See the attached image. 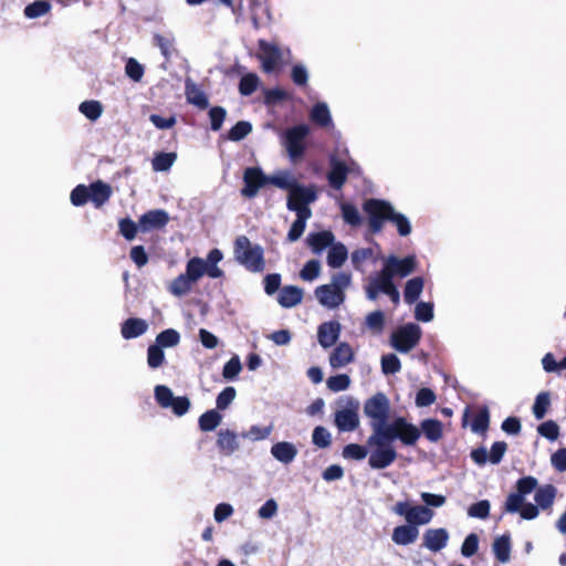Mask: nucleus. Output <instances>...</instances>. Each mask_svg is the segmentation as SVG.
Instances as JSON below:
<instances>
[{"mask_svg":"<svg viewBox=\"0 0 566 566\" xmlns=\"http://www.w3.org/2000/svg\"><path fill=\"white\" fill-rule=\"evenodd\" d=\"M390 412V401L382 392L368 398L364 403V413L370 419L371 434L367 446L371 449L368 464L373 469H386L397 459L392 446L399 439L406 446H415L420 438L419 428L408 422L403 417L387 423Z\"/></svg>","mask_w":566,"mask_h":566,"instance_id":"nucleus-1","label":"nucleus"},{"mask_svg":"<svg viewBox=\"0 0 566 566\" xmlns=\"http://www.w3.org/2000/svg\"><path fill=\"white\" fill-rule=\"evenodd\" d=\"M364 210L368 216V224L374 233L381 231L385 221L392 222L401 237H407L411 233L410 220L407 216L397 212L388 201L368 199L364 203Z\"/></svg>","mask_w":566,"mask_h":566,"instance_id":"nucleus-2","label":"nucleus"},{"mask_svg":"<svg viewBox=\"0 0 566 566\" xmlns=\"http://www.w3.org/2000/svg\"><path fill=\"white\" fill-rule=\"evenodd\" d=\"M352 284V276L345 272L335 273L331 282L319 285L314 294L317 302L325 308L335 310L339 307L346 298V290Z\"/></svg>","mask_w":566,"mask_h":566,"instance_id":"nucleus-3","label":"nucleus"},{"mask_svg":"<svg viewBox=\"0 0 566 566\" xmlns=\"http://www.w3.org/2000/svg\"><path fill=\"white\" fill-rule=\"evenodd\" d=\"M234 255L237 261L251 272L264 270L263 250L259 245L252 247L250 240L241 235L234 243Z\"/></svg>","mask_w":566,"mask_h":566,"instance_id":"nucleus-4","label":"nucleus"},{"mask_svg":"<svg viewBox=\"0 0 566 566\" xmlns=\"http://www.w3.org/2000/svg\"><path fill=\"white\" fill-rule=\"evenodd\" d=\"M359 401L353 397L339 399L335 412V426L342 432H350L359 427Z\"/></svg>","mask_w":566,"mask_h":566,"instance_id":"nucleus-5","label":"nucleus"},{"mask_svg":"<svg viewBox=\"0 0 566 566\" xmlns=\"http://www.w3.org/2000/svg\"><path fill=\"white\" fill-rule=\"evenodd\" d=\"M391 512L402 516L406 523L415 525H426L433 518V511L424 505H411L408 501H399L392 507Z\"/></svg>","mask_w":566,"mask_h":566,"instance_id":"nucleus-6","label":"nucleus"},{"mask_svg":"<svg viewBox=\"0 0 566 566\" xmlns=\"http://www.w3.org/2000/svg\"><path fill=\"white\" fill-rule=\"evenodd\" d=\"M421 337V328L415 323H408L391 334V346L400 352L408 353L415 348Z\"/></svg>","mask_w":566,"mask_h":566,"instance_id":"nucleus-7","label":"nucleus"},{"mask_svg":"<svg viewBox=\"0 0 566 566\" xmlns=\"http://www.w3.org/2000/svg\"><path fill=\"white\" fill-rule=\"evenodd\" d=\"M260 54L259 59L262 62V69L264 72H272L281 62L285 61V56L291 55L290 49H282L275 43H271L264 40L259 41Z\"/></svg>","mask_w":566,"mask_h":566,"instance_id":"nucleus-8","label":"nucleus"},{"mask_svg":"<svg viewBox=\"0 0 566 566\" xmlns=\"http://www.w3.org/2000/svg\"><path fill=\"white\" fill-rule=\"evenodd\" d=\"M317 198L316 190L313 186L304 187L297 185L287 197L286 207L295 213L301 211L311 210L308 207Z\"/></svg>","mask_w":566,"mask_h":566,"instance_id":"nucleus-9","label":"nucleus"},{"mask_svg":"<svg viewBox=\"0 0 566 566\" xmlns=\"http://www.w3.org/2000/svg\"><path fill=\"white\" fill-rule=\"evenodd\" d=\"M243 182L241 196L251 199L256 197L259 190L269 184V176L264 175L260 167H248L243 172Z\"/></svg>","mask_w":566,"mask_h":566,"instance_id":"nucleus-10","label":"nucleus"},{"mask_svg":"<svg viewBox=\"0 0 566 566\" xmlns=\"http://www.w3.org/2000/svg\"><path fill=\"white\" fill-rule=\"evenodd\" d=\"M310 128L306 125H297L285 132V147L291 159L301 157L304 153L303 140L308 134Z\"/></svg>","mask_w":566,"mask_h":566,"instance_id":"nucleus-11","label":"nucleus"},{"mask_svg":"<svg viewBox=\"0 0 566 566\" xmlns=\"http://www.w3.org/2000/svg\"><path fill=\"white\" fill-rule=\"evenodd\" d=\"M384 266L388 269L392 277H406L415 272L417 266V260L415 255H408L403 259H398L395 255H389L384 263Z\"/></svg>","mask_w":566,"mask_h":566,"instance_id":"nucleus-12","label":"nucleus"},{"mask_svg":"<svg viewBox=\"0 0 566 566\" xmlns=\"http://www.w3.org/2000/svg\"><path fill=\"white\" fill-rule=\"evenodd\" d=\"M449 532L443 528H428L422 536V545L430 552L437 553L446 548L449 543Z\"/></svg>","mask_w":566,"mask_h":566,"instance_id":"nucleus-13","label":"nucleus"},{"mask_svg":"<svg viewBox=\"0 0 566 566\" xmlns=\"http://www.w3.org/2000/svg\"><path fill=\"white\" fill-rule=\"evenodd\" d=\"M169 221L168 213L163 209L150 210L139 218V229L148 232L154 229L164 228Z\"/></svg>","mask_w":566,"mask_h":566,"instance_id":"nucleus-14","label":"nucleus"},{"mask_svg":"<svg viewBox=\"0 0 566 566\" xmlns=\"http://www.w3.org/2000/svg\"><path fill=\"white\" fill-rule=\"evenodd\" d=\"M340 334V324L338 322H325L318 326L317 339L322 347H332Z\"/></svg>","mask_w":566,"mask_h":566,"instance_id":"nucleus-15","label":"nucleus"},{"mask_svg":"<svg viewBox=\"0 0 566 566\" xmlns=\"http://www.w3.org/2000/svg\"><path fill=\"white\" fill-rule=\"evenodd\" d=\"M355 353L349 344L339 343L331 353L328 361L332 368L338 369L354 360Z\"/></svg>","mask_w":566,"mask_h":566,"instance_id":"nucleus-16","label":"nucleus"},{"mask_svg":"<svg viewBox=\"0 0 566 566\" xmlns=\"http://www.w3.org/2000/svg\"><path fill=\"white\" fill-rule=\"evenodd\" d=\"M419 537V528L408 523L396 526L391 534V541L400 546L413 544Z\"/></svg>","mask_w":566,"mask_h":566,"instance_id":"nucleus-17","label":"nucleus"},{"mask_svg":"<svg viewBox=\"0 0 566 566\" xmlns=\"http://www.w3.org/2000/svg\"><path fill=\"white\" fill-rule=\"evenodd\" d=\"M297 453L296 446L289 441L276 442L271 447V455L283 464L292 463Z\"/></svg>","mask_w":566,"mask_h":566,"instance_id":"nucleus-18","label":"nucleus"},{"mask_svg":"<svg viewBox=\"0 0 566 566\" xmlns=\"http://www.w3.org/2000/svg\"><path fill=\"white\" fill-rule=\"evenodd\" d=\"M148 331V323L143 318H128L122 324L120 334L125 339L144 335Z\"/></svg>","mask_w":566,"mask_h":566,"instance_id":"nucleus-19","label":"nucleus"},{"mask_svg":"<svg viewBox=\"0 0 566 566\" xmlns=\"http://www.w3.org/2000/svg\"><path fill=\"white\" fill-rule=\"evenodd\" d=\"M90 200L96 208H101L112 196V187L97 180L88 187Z\"/></svg>","mask_w":566,"mask_h":566,"instance_id":"nucleus-20","label":"nucleus"},{"mask_svg":"<svg viewBox=\"0 0 566 566\" xmlns=\"http://www.w3.org/2000/svg\"><path fill=\"white\" fill-rule=\"evenodd\" d=\"M185 93L187 101L200 108H207L209 105L208 98L203 91L191 80L187 78L185 83Z\"/></svg>","mask_w":566,"mask_h":566,"instance_id":"nucleus-21","label":"nucleus"},{"mask_svg":"<svg viewBox=\"0 0 566 566\" xmlns=\"http://www.w3.org/2000/svg\"><path fill=\"white\" fill-rule=\"evenodd\" d=\"M269 184L291 192L297 185L295 176L290 170H277L269 176Z\"/></svg>","mask_w":566,"mask_h":566,"instance_id":"nucleus-22","label":"nucleus"},{"mask_svg":"<svg viewBox=\"0 0 566 566\" xmlns=\"http://www.w3.org/2000/svg\"><path fill=\"white\" fill-rule=\"evenodd\" d=\"M302 298L303 290L294 285H289L280 291L277 302L281 306L289 308L300 304Z\"/></svg>","mask_w":566,"mask_h":566,"instance_id":"nucleus-23","label":"nucleus"},{"mask_svg":"<svg viewBox=\"0 0 566 566\" xmlns=\"http://www.w3.org/2000/svg\"><path fill=\"white\" fill-rule=\"evenodd\" d=\"M217 444L228 455L240 449L238 434L229 429L219 431Z\"/></svg>","mask_w":566,"mask_h":566,"instance_id":"nucleus-24","label":"nucleus"},{"mask_svg":"<svg viewBox=\"0 0 566 566\" xmlns=\"http://www.w3.org/2000/svg\"><path fill=\"white\" fill-rule=\"evenodd\" d=\"M348 168L347 166L335 159H331V171L328 174V181L332 187L340 189L347 179Z\"/></svg>","mask_w":566,"mask_h":566,"instance_id":"nucleus-25","label":"nucleus"},{"mask_svg":"<svg viewBox=\"0 0 566 566\" xmlns=\"http://www.w3.org/2000/svg\"><path fill=\"white\" fill-rule=\"evenodd\" d=\"M334 234L331 231H321L311 233L307 237V243L314 253H321L325 248L334 244Z\"/></svg>","mask_w":566,"mask_h":566,"instance_id":"nucleus-26","label":"nucleus"},{"mask_svg":"<svg viewBox=\"0 0 566 566\" xmlns=\"http://www.w3.org/2000/svg\"><path fill=\"white\" fill-rule=\"evenodd\" d=\"M556 488L552 484H545L538 486L535 492L534 500L537 503V506L542 510L549 509L556 496Z\"/></svg>","mask_w":566,"mask_h":566,"instance_id":"nucleus-27","label":"nucleus"},{"mask_svg":"<svg viewBox=\"0 0 566 566\" xmlns=\"http://www.w3.org/2000/svg\"><path fill=\"white\" fill-rule=\"evenodd\" d=\"M424 286L422 277L417 276L408 280L405 285L403 298L409 305L413 304L421 295Z\"/></svg>","mask_w":566,"mask_h":566,"instance_id":"nucleus-28","label":"nucleus"},{"mask_svg":"<svg viewBox=\"0 0 566 566\" xmlns=\"http://www.w3.org/2000/svg\"><path fill=\"white\" fill-rule=\"evenodd\" d=\"M493 553L496 559L506 564L511 558V539L509 535H502L494 539L492 545Z\"/></svg>","mask_w":566,"mask_h":566,"instance_id":"nucleus-29","label":"nucleus"},{"mask_svg":"<svg viewBox=\"0 0 566 566\" xmlns=\"http://www.w3.org/2000/svg\"><path fill=\"white\" fill-rule=\"evenodd\" d=\"M312 217V210L301 211L296 213V220L292 223L291 229L287 233V240L290 242L297 241L304 233L306 221Z\"/></svg>","mask_w":566,"mask_h":566,"instance_id":"nucleus-30","label":"nucleus"},{"mask_svg":"<svg viewBox=\"0 0 566 566\" xmlns=\"http://www.w3.org/2000/svg\"><path fill=\"white\" fill-rule=\"evenodd\" d=\"M347 256V248L340 242L334 243L328 250L327 264L331 268L338 269L345 263Z\"/></svg>","mask_w":566,"mask_h":566,"instance_id":"nucleus-31","label":"nucleus"},{"mask_svg":"<svg viewBox=\"0 0 566 566\" xmlns=\"http://www.w3.org/2000/svg\"><path fill=\"white\" fill-rule=\"evenodd\" d=\"M420 427L419 431H422L430 442H438L443 436L442 423L437 419H424Z\"/></svg>","mask_w":566,"mask_h":566,"instance_id":"nucleus-32","label":"nucleus"},{"mask_svg":"<svg viewBox=\"0 0 566 566\" xmlns=\"http://www.w3.org/2000/svg\"><path fill=\"white\" fill-rule=\"evenodd\" d=\"M193 282L189 279V276L184 273L178 275L174 281L170 282L168 286V291L178 297H181L190 292Z\"/></svg>","mask_w":566,"mask_h":566,"instance_id":"nucleus-33","label":"nucleus"},{"mask_svg":"<svg viewBox=\"0 0 566 566\" xmlns=\"http://www.w3.org/2000/svg\"><path fill=\"white\" fill-rule=\"evenodd\" d=\"M368 281L384 294H386L389 289L395 285L391 273L385 266L378 273L370 276Z\"/></svg>","mask_w":566,"mask_h":566,"instance_id":"nucleus-34","label":"nucleus"},{"mask_svg":"<svg viewBox=\"0 0 566 566\" xmlns=\"http://www.w3.org/2000/svg\"><path fill=\"white\" fill-rule=\"evenodd\" d=\"M311 119L319 126L326 127L332 124V116L326 103H317L311 111Z\"/></svg>","mask_w":566,"mask_h":566,"instance_id":"nucleus-35","label":"nucleus"},{"mask_svg":"<svg viewBox=\"0 0 566 566\" xmlns=\"http://www.w3.org/2000/svg\"><path fill=\"white\" fill-rule=\"evenodd\" d=\"M78 111L90 120H97L103 112L104 107L99 101H84L80 104Z\"/></svg>","mask_w":566,"mask_h":566,"instance_id":"nucleus-36","label":"nucleus"},{"mask_svg":"<svg viewBox=\"0 0 566 566\" xmlns=\"http://www.w3.org/2000/svg\"><path fill=\"white\" fill-rule=\"evenodd\" d=\"M207 262L201 258H192L188 261L186 266V274L196 283L200 277L206 274Z\"/></svg>","mask_w":566,"mask_h":566,"instance_id":"nucleus-37","label":"nucleus"},{"mask_svg":"<svg viewBox=\"0 0 566 566\" xmlns=\"http://www.w3.org/2000/svg\"><path fill=\"white\" fill-rule=\"evenodd\" d=\"M179 343H180V334L174 328H168V329L160 332L156 336V340H155V344L158 345L160 348L175 347Z\"/></svg>","mask_w":566,"mask_h":566,"instance_id":"nucleus-38","label":"nucleus"},{"mask_svg":"<svg viewBox=\"0 0 566 566\" xmlns=\"http://www.w3.org/2000/svg\"><path fill=\"white\" fill-rule=\"evenodd\" d=\"M154 44L158 46L165 60H169L171 57L175 44L174 35H163L159 33L154 34L153 38Z\"/></svg>","mask_w":566,"mask_h":566,"instance_id":"nucleus-39","label":"nucleus"},{"mask_svg":"<svg viewBox=\"0 0 566 566\" xmlns=\"http://www.w3.org/2000/svg\"><path fill=\"white\" fill-rule=\"evenodd\" d=\"M177 159L175 153H159L153 159V169L155 171H167Z\"/></svg>","mask_w":566,"mask_h":566,"instance_id":"nucleus-40","label":"nucleus"},{"mask_svg":"<svg viewBox=\"0 0 566 566\" xmlns=\"http://www.w3.org/2000/svg\"><path fill=\"white\" fill-rule=\"evenodd\" d=\"M221 416L216 410H208L199 418V426L202 431H212L221 422Z\"/></svg>","mask_w":566,"mask_h":566,"instance_id":"nucleus-41","label":"nucleus"},{"mask_svg":"<svg viewBox=\"0 0 566 566\" xmlns=\"http://www.w3.org/2000/svg\"><path fill=\"white\" fill-rule=\"evenodd\" d=\"M340 209L343 219L346 223L350 224L352 227H358L361 224V216L355 206L352 203L343 202L340 205Z\"/></svg>","mask_w":566,"mask_h":566,"instance_id":"nucleus-42","label":"nucleus"},{"mask_svg":"<svg viewBox=\"0 0 566 566\" xmlns=\"http://www.w3.org/2000/svg\"><path fill=\"white\" fill-rule=\"evenodd\" d=\"M551 405V397L547 391L539 392L533 405V413L534 417L538 420L543 419L547 412V409Z\"/></svg>","mask_w":566,"mask_h":566,"instance_id":"nucleus-43","label":"nucleus"},{"mask_svg":"<svg viewBox=\"0 0 566 566\" xmlns=\"http://www.w3.org/2000/svg\"><path fill=\"white\" fill-rule=\"evenodd\" d=\"M259 83H260V78L256 74H254V73L245 74L240 80V84H239L240 94H242L243 96L251 95L253 92L256 91Z\"/></svg>","mask_w":566,"mask_h":566,"instance_id":"nucleus-44","label":"nucleus"},{"mask_svg":"<svg viewBox=\"0 0 566 566\" xmlns=\"http://www.w3.org/2000/svg\"><path fill=\"white\" fill-rule=\"evenodd\" d=\"M350 384V377L346 374H338L326 380L327 388L333 392L347 390Z\"/></svg>","mask_w":566,"mask_h":566,"instance_id":"nucleus-45","label":"nucleus"},{"mask_svg":"<svg viewBox=\"0 0 566 566\" xmlns=\"http://www.w3.org/2000/svg\"><path fill=\"white\" fill-rule=\"evenodd\" d=\"M252 132V125L249 122H238L228 133V138L231 142H239L245 138Z\"/></svg>","mask_w":566,"mask_h":566,"instance_id":"nucleus-46","label":"nucleus"},{"mask_svg":"<svg viewBox=\"0 0 566 566\" xmlns=\"http://www.w3.org/2000/svg\"><path fill=\"white\" fill-rule=\"evenodd\" d=\"M155 398L160 407L169 408L172 405L175 396L169 387L157 385L155 387Z\"/></svg>","mask_w":566,"mask_h":566,"instance_id":"nucleus-47","label":"nucleus"},{"mask_svg":"<svg viewBox=\"0 0 566 566\" xmlns=\"http://www.w3.org/2000/svg\"><path fill=\"white\" fill-rule=\"evenodd\" d=\"M490 415L486 407L482 408L473 419L471 429L475 433H484L489 428Z\"/></svg>","mask_w":566,"mask_h":566,"instance_id":"nucleus-48","label":"nucleus"},{"mask_svg":"<svg viewBox=\"0 0 566 566\" xmlns=\"http://www.w3.org/2000/svg\"><path fill=\"white\" fill-rule=\"evenodd\" d=\"M51 10V4L46 1H35L24 9V14L29 19H35L46 14Z\"/></svg>","mask_w":566,"mask_h":566,"instance_id":"nucleus-49","label":"nucleus"},{"mask_svg":"<svg viewBox=\"0 0 566 566\" xmlns=\"http://www.w3.org/2000/svg\"><path fill=\"white\" fill-rule=\"evenodd\" d=\"M312 442L316 447L324 449L331 446L332 436L325 427L318 426L313 430Z\"/></svg>","mask_w":566,"mask_h":566,"instance_id":"nucleus-50","label":"nucleus"},{"mask_svg":"<svg viewBox=\"0 0 566 566\" xmlns=\"http://www.w3.org/2000/svg\"><path fill=\"white\" fill-rule=\"evenodd\" d=\"M321 273V263L317 260H310L305 263L303 269L300 272V276L304 281H314L319 276Z\"/></svg>","mask_w":566,"mask_h":566,"instance_id":"nucleus-51","label":"nucleus"},{"mask_svg":"<svg viewBox=\"0 0 566 566\" xmlns=\"http://www.w3.org/2000/svg\"><path fill=\"white\" fill-rule=\"evenodd\" d=\"M165 360V354L163 348L158 345L153 344L147 349V364L150 368H158Z\"/></svg>","mask_w":566,"mask_h":566,"instance_id":"nucleus-52","label":"nucleus"},{"mask_svg":"<svg viewBox=\"0 0 566 566\" xmlns=\"http://www.w3.org/2000/svg\"><path fill=\"white\" fill-rule=\"evenodd\" d=\"M126 75L134 82H140L144 75V66L134 57H129L125 65Z\"/></svg>","mask_w":566,"mask_h":566,"instance_id":"nucleus-53","label":"nucleus"},{"mask_svg":"<svg viewBox=\"0 0 566 566\" xmlns=\"http://www.w3.org/2000/svg\"><path fill=\"white\" fill-rule=\"evenodd\" d=\"M381 369L386 375H394L401 369L399 358L395 354L384 355L381 357Z\"/></svg>","mask_w":566,"mask_h":566,"instance_id":"nucleus-54","label":"nucleus"},{"mask_svg":"<svg viewBox=\"0 0 566 566\" xmlns=\"http://www.w3.org/2000/svg\"><path fill=\"white\" fill-rule=\"evenodd\" d=\"M491 504L488 500L479 501L468 509V515L474 518L485 520L490 514Z\"/></svg>","mask_w":566,"mask_h":566,"instance_id":"nucleus-55","label":"nucleus"},{"mask_svg":"<svg viewBox=\"0 0 566 566\" xmlns=\"http://www.w3.org/2000/svg\"><path fill=\"white\" fill-rule=\"evenodd\" d=\"M90 199V190L85 185L76 186L70 196L73 206L80 207L85 205Z\"/></svg>","mask_w":566,"mask_h":566,"instance_id":"nucleus-56","label":"nucleus"},{"mask_svg":"<svg viewBox=\"0 0 566 566\" xmlns=\"http://www.w3.org/2000/svg\"><path fill=\"white\" fill-rule=\"evenodd\" d=\"M415 317L420 322H431L433 319V305L427 302H419L415 308Z\"/></svg>","mask_w":566,"mask_h":566,"instance_id":"nucleus-57","label":"nucleus"},{"mask_svg":"<svg viewBox=\"0 0 566 566\" xmlns=\"http://www.w3.org/2000/svg\"><path fill=\"white\" fill-rule=\"evenodd\" d=\"M537 431L541 436L552 441H555L559 436V427L553 420H547L541 423L537 428Z\"/></svg>","mask_w":566,"mask_h":566,"instance_id":"nucleus-58","label":"nucleus"},{"mask_svg":"<svg viewBox=\"0 0 566 566\" xmlns=\"http://www.w3.org/2000/svg\"><path fill=\"white\" fill-rule=\"evenodd\" d=\"M227 111L221 106H214L209 111V118L211 122V129L218 132L221 129L222 124L226 119Z\"/></svg>","mask_w":566,"mask_h":566,"instance_id":"nucleus-59","label":"nucleus"},{"mask_svg":"<svg viewBox=\"0 0 566 566\" xmlns=\"http://www.w3.org/2000/svg\"><path fill=\"white\" fill-rule=\"evenodd\" d=\"M272 432V427H259L252 426L249 431L242 433V438L250 439L252 441H261L266 439Z\"/></svg>","mask_w":566,"mask_h":566,"instance_id":"nucleus-60","label":"nucleus"},{"mask_svg":"<svg viewBox=\"0 0 566 566\" xmlns=\"http://www.w3.org/2000/svg\"><path fill=\"white\" fill-rule=\"evenodd\" d=\"M368 451L365 447L349 443L343 449V457L345 459L363 460L366 458Z\"/></svg>","mask_w":566,"mask_h":566,"instance_id":"nucleus-61","label":"nucleus"},{"mask_svg":"<svg viewBox=\"0 0 566 566\" xmlns=\"http://www.w3.org/2000/svg\"><path fill=\"white\" fill-rule=\"evenodd\" d=\"M241 369L242 365L240 358L238 356H233L229 361L226 363L222 370V376L229 380L234 379L240 374Z\"/></svg>","mask_w":566,"mask_h":566,"instance_id":"nucleus-62","label":"nucleus"},{"mask_svg":"<svg viewBox=\"0 0 566 566\" xmlns=\"http://www.w3.org/2000/svg\"><path fill=\"white\" fill-rule=\"evenodd\" d=\"M479 536L474 533L469 534L461 546V554L465 557H471L478 552Z\"/></svg>","mask_w":566,"mask_h":566,"instance_id":"nucleus-63","label":"nucleus"},{"mask_svg":"<svg viewBox=\"0 0 566 566\" xmlns=\"http://www.w3.org/2000/svg\"><path fill=\"white\" fill-rule=\"evenodd\" d=\"M118 226H119V232L122 233V235L126 240H129V241L135 239V237L137 234V231L139 229V223L136 224L130 219H123V220H120Z\"/></svg>","mask_w":566,"mask_h":566,"instance_id":"nucleus-64","label":"nucleus"}]
</instances>
